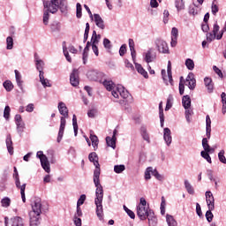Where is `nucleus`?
Here are the masks:
<instances>
[{"label":"nucleus","mask_w":226,"mask_h":226,"mask_svg":"<svg viewBox=\"0 0 226 226\" xmlns=\"http://www.w3.org/2000/svg\"><path fill=\"white\" fill-rule=\"evenodd\" d=\"M185 189L188 192V193H190V195H193V193H195L193 187L192 186L190 182H188V180L185 181Z\"/></svg>","instance_id":"37"},{"label":"nucleus","mask_w":226,"mask_h":226,"mask_svg":"<svg viewBox=\"0 0 226 226\" xmlns=\"http://www.w3.org/2000/svg\"><path fill=\"white\" fill-rule=\"evenodd\" d=\"M84 202H86V194H82L79 197V199L78 200V202H77V206L80 207V206H82V204H84Z\"/></svg>","instance_id":"60"},{"label":"nucleus","mask_w":226,"mask_h":226,"mask_svg":"<svg viewBox=\"0 0 226 226\" xmlns=\"http://www.w3.org/2000/svg\"><path fill=\"white\" fill-rule=\"evenodd\" d=\"M175 4L178 11H181V10H185V2H183V0H176Z\"/></svg>","instance_id":"40"},{"label":"nucleus","mask_w":226,"mask_h":226,"mask_svg":"<svg viewBox=\"0 0 226 226\" xmlns=\"http://www.w3.org/2000/svg\"><path fill=\"white\" fill-rule=\"evenodd\" d=\"M163 139H164L167 146H170V144H172V136L170 135V129H169L167 127L164 128Z\"/></svg>","instance_id":"18"},{"label":"nucleus","mask_w":226,"mask_h":226,"mask_svg":"<svg viewBox=\"0 0 226 226\" xmlns=\"http://www.w3.org/2000/svg\"><path fill=\"white\" fill-rule=\"evenodd\" d=\"M201 156L207 160L208 163H211V156L209 155V152L201 151Z\"/></svg>","instance_id":"53"},{"label":"nucleus","mask_w":226,"mask_h":226,"mask_svg":"<svg viewBox=\"0 0 226 226\" xmlns=\"http://www.w3.org/2000/svg\"><path fill=\"white\" fill-rule=\"evenodd\" d=\"M125 170L126 167L124 164L114 166V172H116V174H121L122 172H124Z\"/></svg>","instance_id":"34"},{"label":"nucleus","mask_w":226,"mask_h":226,"mask_svg":"<svg viewBox=\"0 0 226 226\" xmlns=\"http://www.w3.org/2000/svg\"><path fill=\"white\" fill-rule=\"evenodd\" d=\"M50 29L52 33H59V31H61V23L54 21L50 25Z\"/></svg>","instance_id":"30"},{"label":"nucleus","mask_w":226,"mask_h":226,"mask_svg":"<svg viewBox=\"0 0 226 226\" xmlns=\"http://www.w3.org/2000/svg\"><path fill=\"white\" fill-rule=\"evenodd\" d=\"M93 19L97 27H99V29H105V21H103V19H102V16H100V14H94Z\"/></svg>","instance_id":"16"},{"label":"nucleus","mask_w":226,"mask_h":226,"mask_svg":"<svg viewBox=\"0 0 226 226\" xmlns=\"http://www.w3.org/2000/svg\"><path fill=\"white\" fill-rule=\"evenodd\" d=\"M43 6L49 13H57V10L64 13L68 8V3L66 0H44Z\"/></svg>","instance_id":"2"},{"label":"nucleus","mask_w":226,"mask_h":226,"mask_svg":"<svg viewBox=\"0 0 226 226\" xmlns=\"http://www.w3.org/2000/svg\"><path fill=\"white\" fill-rule=\"evenodd\" d=\"M166 222L169 226H177V222L174 219V216L170 215H166Z\"/></svg>","instance_id":"31"},{"label":"nucleus","mask_w":226,"mask_h":226,"mask_svg":"<svg viewBox=\"0 0 226 226\" xmlns=\"http://www.w3.org/2000/svg\"><path fill=\"white\" fill-rule=\"evenodd\" d=\"M202 146H203V148H204L205 152L211 153V147L207 143V138H204L202 139Z\"/></svg>","instance_id":"36"},{"label":"nucleus","mask_w":226,"mask_h":226,"mask_svg":"<svg viewBox=\"0 0 226 226\" xmlns=\"http://www.w3.org/2000/svg\"><path fill=\"white\" fill-rule=\"evenodd\" d=\"M172 95H170L167 99L165 110H170V109H172Z\"/></svg>","instance_id":"47"},{"label":"nucleus","mask_w":226,"mask_h":226,"mask_svg":"<svg viewBox=\"0 0 226 226\" xmlns=\"http://www.w3.org/2000/svg\"><path fill=\"white\" fill-rule=\"evenodd\" d=\"M147 218L148 220V224L152 226H156V223H158V219L156 216H154V212L149 210L148 215H147Z\"/></svg>","instance_id":"19"},{"label":"nucleus","mask_w":226,"mask_h":226,"mask_svg":"<svg viewBox=\"0 0 226 226\" xmlns=\"http://www.w3.org/2000/svg\"><path fill=\"white\" fill-rule=\"evenodd\" d=\"M6 146L10 154H13V141H11V135H8L6 138Z\"/></svg>","instance_id":"26"},{"label":"nucleus","mask_w":226,"mask_h":226,"mask_svg":"<svg viewBox=\"0 0 226 226\" xmlns=\"http://www.w3.org/2000/svg\"><path fill=\"white\" fill-rule=\"evenodd\" d=\"M72 126L74 130V135L77 137V133H79V124H77V116L75 115L72 117Z\"/></svg>","instance_id":"35"},{"label":"nucleus","mask_w":226,"mask_h":226,"mask_svg":"<svg viewBox=\"0 0 226 226\" xmlns=\"http://www.w3.org/2000/svg\"><path fill=\"white\" fill-rule=\"evenodd\" d=\"M167 72H168V76L165 75V73H166L165 70L162 71V79H163L164 82L166 84H169V82H170V84L171 86H174V79H172V64H170V61H169V63H168ZM168 80H169V82H168Z\"/></svg>","instance_id":"8"},{"label":"nucleus","mask_w":226,"mask_h":226,"mask_svg":"<svg viewBox=\"0 0 226 226\" xmlns=\"http://www.w3.org/2000/svg\"><path fill=\"white\" fill-rule=\"evenodd\" d=\"M15 123H16V125H17V128H24L25 126V124L24 122L22 121V116L20 115H16L15 116Z\"/></svg>","instance_id":"32"},{"label":"nucleus","mask_w":226,"mask_h":226,"mask_svg":"<svg viewBox=\"0 0 226 226\" xmlns=\"http://www.w3.org/2000/svg\"><path fill=\"white\" fill-rule=\"evenodd\" d=\"M155 45L157 47V50H159L161 54H169V46L165 41L157 39L155 41Z\"/></svg>","instance_id":"9"},{"label":"nucleus","mask_w":226,"mask_h":226,"mask_svg":"<svg viewBox=\"0 0 226 226\" xmlns=\"http://www.w3.org/2000/svg\"><path fill=\"white\" fill-rule=\"evenodd\" d=\"M119 54L121 56H124L126 54V44H124L120 47Z\"/></svg>","instance_id":"63"},{"label":"nucleus","mask_w":226,"mask_h":226,"mask_svg":"<svg viewBox=\"0 0 226 226\" xmlns=\"http://www.w3.org/2000/svg\"><path fill=\"white\" fill-rule=\"evenodd\" d=\"M88 159L92 162L94 167H100V162H98V154L93 152L88 155Z\"/></svg>","instance_id":"27"},{"label":"nucleus","mask_w":226,"mask_h":226,"mask_svg":"<svg viewBox=\"0 0 226 226\" xmlns=\"http://www.w3.org/2000/svg\"><path fill=\"white\" fill-rule=\"evenodd\" d=\"M58 110L63 116L60 119V128L58 132L57 142H61L63 139V135L64 134V128H66V118H68V108L64 102L58 103Z\"/></svg>","instance_id":"4"},{"label":"nucleus","mask_w":226,"mask_h":226,"mask_svg":"<svg viewBox=\"0 0 226 226\" xmlns=\"http://www.w3.org/2000/svg\"><path fill=\"white\" fill-rule=\"evenodd\" d=\"M4 87L10 93V91L13 90V83H11L10 80H6L4 82Z\"/></svg>","instance_id":"39"},{"label":"nucleus","mask_w":226,"mask_h":226,"mask_svg":"<svg viewBox=\"0 0 226 226\" xmlns=\"http://www.w3.org/2000/svg\"><path fill=\"white\" fill-rule=\"evenodd\" d=\"M15 77H16V82L19 87V89H21L22 93H24V87L22 84H24V81L22 80V75H20V72H19V71L15 70Z\"/></svg>","instance_id":"21"},{"label":"nucleus","mask_w":226,"mask_h":226,"mask_svg":"<svg viewBox=\"0 0 226 226\" xmlns=\"http://www.w3.org/2000/svg\"><path fill=\"white\" fill-rule=\"evenodd\" d=\"M152 176H154V177L159 181H162V179H163V177L160 175V173H158V170H152Z\"/></svg>","instance_id":"59"},{"label":"nucleus","mask_w":226,"mask_h":226,"mask_svg":"<svg viewBox=\"0 0 226 226\" xmlns=\"http://www.w3.org/2000/svg\"><path fill=\"white\" fill-rule=\"evenodd\" d=\"M151 174H153V167H148L145 171V179H151Z\"/></svg>","instance_id":"50"},{"label":"nucleus","mask_w":226,"mask_h":226,"mask_svg":"<svg viewBox=\"0 0 226 226\" xmlns=\"http://www.w3.org/2000/svg\"><path fill=\"white\" fill-rule=\"evenodd\" d=\"M6 43H7V50H11V49H13V38L9 36L6 39Z\"/></svg>","instance_id":"45"},{"label":"nucleus","mask_w":226,"mask_h":226,"mask_svg":"<svg viewBox=\"0 0 226 226\" xmlns=\"http://www.w3.org/2000/svg\"><path fill=\"white\" fill-rule=\"evenodd\" d=\"M219 161L226 165L225 150H221L218 154Z\"/></svg>","instance_id":"43"},{"label":"nucleus","mask_w":226,"mask_h":226,"mask_svg":"<svg viewBox=\"0 0 226 226\" xmlns=\"http://www.w3.org/2000/svg\"><path fill=\"white\" fill-rule=\"evenodd\" d=\"M90 140L92 142V146H93L94 151H96V149H98V142H99L98 136L91 134Z\"/></svg>","instance_id":"33"},{"label":"nucleus","mask_w":226,"mask_h":226,"mask_svg":"<svg viewBox=\"0 0 226 226\" xmlns=\"http://www.w3.org/2000/svg\"><path fill=\"white\" fill-rule=\"evenodd\" d=\"M211 10L213 15H216V12L219 11L218 5H216L215 2L212 3Z\"/></svg>","instance_id":"61"},{"label":"nucleus","mask_w":226,"mask_h":226,"mask_svg":"<svg viewBox=\"0 0 226 226\" xmlns=\"http://www.w3.org/2000/svg\"><path fill=\"white\" fill-rule=\"evenodd\" d=\"M41 215V200L36 198L32 204V211L29 212L30 226L40 225V215Z\"/></svg>","instance_id":"3"},{"label":"nucleus","mask_w":226,"mask_h":226,"mask_svg":"<svg viewBox=\"0 0 226 226\" xmlns=\"http://www.w3.org/2000/svg\"><path fill=\"white\" fill-rule=\"evenodd\" d=\"M204 82L208 93H213V89H214L213 79H211V78H205Z\"/></svg>","instance_id":"28"},{"label":"nucleus","mask_w":226,"mask_h":226,"mask_svg":"<svg viewBox=\"0 0 226 226\" xmlns=\"http://www.w3.org/2000/svg\"><path fill=\"white\" fill-rule=\"evenodd\" d=\"M117 133V130H114L112 138L106 137V144L109 147H112V149H116V134Z\"/></svg>","instance_id":"17"},{"label":"nucleus","mask_w":226,"mask_h":226,"mask_svg":"<svg viewBox=\"0 0 226 226\" xmlns=\"http://www.w3.org/2000/svg\"><path fill=\"white\" fill-rule=\"evenodd\" d=\"M111 94H112V96H114V98H119V96H120L119 87L113 88Z\"/></svg>","instance_id":"56"},{"label":"nucleus","mask_w":226,"mask_h":226,"mask_svg":"<svg viewBox=\"0 0 226 226\" xmlns=\"http://www.w3.org/2000/svg\"><path fill=\"white\" fill-rule=\"evenodd\" d=\"M218 31H220V26H218V24H215L213 28V33L207 34V41L211 42L214 40H216V38L218 37V35H216Z\"/></svg>","instance_id":"14"},{"label":"nucleus","mask_w":226,"mask_h":226,"mask_svg":"<svg viewBox=\"0 0 226 226\" xmlns=\"http://www.w3.org/2000/svg\"><path fill=\"white\" fill-rule=\"evenodd\" d=\"M12 226H24V219L20 216H15L11 219Z\"/></svg>","instance_id":"24"},{"label":"nucleus","mask_w":226,"mask_h":226,"mask_svg":"<svg viewBox=\"0 0 226 226\" xmlns=\"http://www.w3.org/2000/svg\"><path fill=\"white\" fill-rule=\"evenodd\" d=\"M63 50L64 56H65V59H67L69 63H72V57L70 56V53H68V48H66V46H64Z\"/></svg>","instance_id":"51"},{"label":"nucleus","mask_w":226,"mask_h":226,"mask_svg":"<svg viewBox=\"0 0 226 226\" xmlns=\"http://www.w3.org/2000/svg\"><path fill=\"white\" fill-rule=\"evenodd\" d=\"M11 202V200H10V198H4L1 200V204H2L3 207H10Z\"/></svg>","instance_id":"46"},{"label":"nucleus","mask_w":226,"mask_h":226,"mask_svg":"<svg viewBox=\"0 0 226 226\" xmlns=\"http://www.w3.org/2000/svg\"><path fill=\"white\" fill-rule=\"evenodd\" d=\"M10 112H11L10 106H5L4 110V119H10Z\"/></svg>","instance_id":"54"},{"label":"nucleus","mask_w":226,"mask_h":226,"mask_svg":"<svg viewBox=\"0 0 226 226\" xmlns=\"http://www.w3.org/2000/svg\"><path fill=\"white\" fill-rule=\"evenodd\" d=\"M89 29H90L89 23H87L85 34H84V42L87 41V38H89Z\"/></svg>","instance_id":"48"},{"label":"nucleus","mask_w":226,"mask_h":226,"mask_svg":"<svg viewBox=\"0 0 226 226\" xmlns=\"http://www.w3.org/2000/svg\"><path fill=\"white\" fill-rule=\"evenodd\" d=\"M206 199L208 209L215 211V197H213V193L210 191L206 192Z\"/></svg>","instance_id":"12"},{"label":"nucleus","mask_w":226,"mask_h":226,"mask_svg":"<svg viewBox=\"0 0 226 226\" xmlns=\"http://www.w3.org/2000/svg\"><path fill=\"white\" fill-rule=\"evenodd\" d=\"M213 210H211L210 208H208V211H207L206 213V218L207 220V222H213V213L211 212Z\"/></svg>","instance_id":"58"},{"label":"nucleus","mask_w":226,"mask_h":226,"mask_svg":"<svg viewBox=\"0 0 226 226\" xmlns=\"http://www.w3.org/2000/svg\"><path fill=\"white\" fill-rule=\"evenodd\" d=\"M37 158L41 161V165L42 169H44L45 172L48 174L50 173V162H49V159L47 155L43 154V152L39 151L37 152Z\"/></svg>","instance_id":"6"},{"label":"nucleus","mask_w":226,"mask_h":226,"mask_svg":"<svg viewBox=\"0 0 226 226\" xmlns=\"http://www.w3.org/2000/svg\"><path fill=\"white\" fill-rule=\"evenodd\" d=\"M193 114V110L192 109H185V117L187 121H190V117Z\"/></svg>","instance_id":"62"},{"label":"nucleus","mask_w":226,"mask_h":226,"mask_svg":"<svg viewBox=\"0 0 226 226\" xmlns=\"http://www.w3.org/2000/svg\"><path fill=\"white\" fill-rule=\"evenodd\" d=\"M87 79H89V80L102 82L103 79H105V73L100 72L98 71H89L87 73Z\"/></svg>","instance_id":"7"},{"label":"nucleus","mask_w":226,"mask_h":226,"mask_svg":"<svg viewBox=\"0 0 226 226\" xmlns=\"http://www.w3.org/2000/svg\"><path fill=\"white\" fill-rule=\"evenodd\" d=\"M50 12L49 11H44L43 13V24L44 26H49V19H50Z\"/></svg>","instance_id":"42"},{"label":"nucleus","mask_w":226,"mask_h":226,"mask_svg":"<svg viewBox=\"0 0 226 226\" xmlns=\"http://www.w3.org/2000/svg\"><path fill=\"white\" fill-rule=\"evenodd\" d=\"M186 82H189V89H195V79L193 78V72H190L188 74Z\"/></svg>","instance_id":"25"},{"label":"nucleus","mask_w":226,"mask_h":226,"mask_svg":"<svg viewBox=\"0 0 226 226\" xmlns=\"http://www.w3.org/2000/svg\"><path fill=\"white\" fill-rule=\"evenodd\" d=\"M185 66L187 69L192 71L193 70V68H195V63L191 58H187L185 60Z\"/></svg>","instance_id":"38"},{"label":"nucleus","mask_w":226,"mask_h":226,"mask_svg":"<svg viewBox=\"0 0 226 226\" xmlns=\"http://www.w3.org/2000/svg\"><path fill=\"white\" fill-rule=\"evenodd\" d=\"M89 46H86L83 51V63L84 64H86V61H87V56H88V52H89Z\"/></svg>","instance_id":"52"},{"label":"nucleus","mask_w":226,"mask_h":226,"mask_svg":"<svg viewBox=\"0 0 226 226\" xmlns=\"http://www.w3.org/2000/svg\"><path fill=\"white\" fill-rule=\"evenodd\" d=\"M100 174L101 170L100 166H95V170L94 171V183L95 185V206H96V215L100 220H103V186L100 184Z\"/></svg>","instance_id":"1"},{"label":"nucleus","mask_w":226,"mask_h":226,"mask_svg":"<svg viewBox=\"0 0 226 226\" xmlns=\"http://www.w3.org/2000/svg\"><path fill=\"white\" fill-rule=\"evenodd\" d=\"M137 215L140 220H146L149 215V210L146 207H141L139 205L137 207Z\"/></svg>","instance_id":"11"},{"label":"nucleus","mask_w":226,"mask_h":226,"mask_svg":"<svg viewBox=\"0 0 226 226\" xmlns=\"http://www.w3.org/2000/svg\"><path fill=\"white\" fill-rule=\"evenodd\" d=\"M15 184L17 188L20 189L21 199L23 202H26V184L20 185V178H19V173H17L15 176Z\"/></svg>","instance_id":"10"},{"label":"nucleus","mask_w":226,"mask_h":226,"mask_svg":"<svg viewBox=\"0 0 226 226\" xmlns=\"http://www.w3.org/2000/svg\"><path fill=\"white\" fill-rule=\"evenodd\" d=\"M119 89H120V96L122 98L126 99V98H128V96H130V94L126 90H124V87L119 86Z\"/></svg>","instance_id":"44"},{"label":"nucleus","mask_w":226,"mask_h":226,"mask_svg":"<svg viewBox=\"0 0 226 226\" xmlns=\"http://www.w3.org/2000/svg\"><path fill=\"white\" fill-rule=\"evenodd\" d=\"M223 33H226V21L223 28L221 31V34L217 35L216 40H222V38H223Z\"/></svg>","instance_id":"64"},{"label":"nucleus","mask_w":226,"mask_h":226,"mask_svg":"<svg viewBox=\"0 0 226 226\" xmlns=\"http://www.w3.org/2000/svg\"><path fill=\"white\" fill-rule=\"evenodd\" d=\"M103 45H104V48L107 49L108 50H110V49H112V44H110V40L107 38L103 40Z\"/></svg>","instance_id":"57"},{"label":"nucleus","mask_w":226,"mask_h":226,"mask_svg":"<svg viewBox=\"0 0 226 226\" xmlns=\"http://www.w3.org/2000/svg\"><path fill=\"white\" fill-rule=\"evenodd\" d=\"M70 82L73 86V87H77L79 84V70L74 69L70 76Z\"/></svg>","instance_id":"13"},{"label":"nucleus","mask_w":226,"mask_h":226,"mask_svg":"<svg viewBox=\"0 0 226 226\" xmlns=\"http://www.w3.org/2000/svg\"><path fill=\"white\" fill-rule=\"evenodd\" d=\"M182 105L184 109H190L192 107V99L190 95H184L182 98Z\"/></svg>","instance_id":"23"},{"label":"nucleus","mask_w":226,"mask_h":226,"mask_svg":"<svg viewBox=\"0 0 226 226\" xmlns=\"http://www.w3.org/2000/svg\"><path fill=\"white\" fill-rule=\"evenodd\" d=\"M135 68L137 70V72L139 73H140V75H142L145 79H147V72H146V70H144V67H142V65L140 64H135Z\"/></svg>","instance_id":"29"},{"label":"nucleus","mask_w":226,"mask_h":226,"mask_svg":"<svg viewBox=\"0 0 226 226\" xmlns=\"http://www.w3.org/2000/svg\"><path fill=\"white\" fill-rule=\"evenodd\" d=\"M124 209L127 213L128 216H130V218L132 220L135 219V213H133V211L130 210L128 207H126V206H124Z\"/></svg>","instance_id":"55"},{"label":"nucleus","mask_w":226,"mask_h":226,"mask_svg":"<svg viewBox=\"0 0 226 226\" xmlns=\"http://www.w3.org/2000/svg\"><path fill=\"white\" fill-rule=\"evenodd\" d=\"M76 17L77 19H81L82 17V5L79 3L76 4Z\"/></svg>","instance_id":"41"},{"label":"nucleus","mask_w":226,"mask_h":226,"mask_svg":"<svg viewBox=\"0 0 226 226\" xmlns=\"http://www.w3.org/2000/svg\"><path fill=\"white\" fill-rule=\"evenodd\" d=\"M141 135L144 140H147V142H149V134H147V131L144 127L141 128Z\"/></svg>","instance_id":"49"},{"label":"nucleus","mask_w":226,"mask_h":226,"mask_svg":"<svg viewBox=\"0 0 226 226\" xmlns=\"http://www.w3.org/2000/svg\"><path fill=\"white\" fill-rule=\"evenodd\" d=\"M35 64L36 68L39 71V79L41 84L43 86V87H52V85L50 82L45 79L44 72H43V66H45V63L42 62V60L38 59V57L35 55Z\"/></svg>","instance_id":"5"},{"label":"nucleus","mask_w":226,"mask_h":226,"mask_svg":"<svg viewBox=\"0 0 226 226\" xmlns=\"http://www.w3.org/2000/svg\"><path fill=\"white\" fill-rule=\"evenodd\" d=\"M129 48L131 50L132 61H135V58L137 57V52L135 51V42L133 41V39H129Z\"/></svg>","instance_id":"22"},{"label":"nucleus","mask_w":226,"mask_h":226,"mask_svg":"<svg viewBox=\"0 0 226 226\" xmlns=\"http://www.w3.org/2000/svg\"><path fill=\"white\" fill-rule=\"evenodd\" d=\"M156 59V52H154V49H149L146 53H145V61L146 63H153Z\"/></svg>","instance_id":"15"},{"label":"nucleus","mask_w":226,"mask_h":226,"mask_svg":"<svg viewBox=\"0 0 226 226\" xmlns=\"http://www.w3.org/2000/svg\"><path fill=\"white\" fill-rule=\"evenodd\" d=\"M101 83L103 84V86H104V87H106L107 91H112V89H114V87L116 86L112 80L107 79V76H105L103 78V79Z\"/></svg>","instance_id":"20"}]
</instances>
